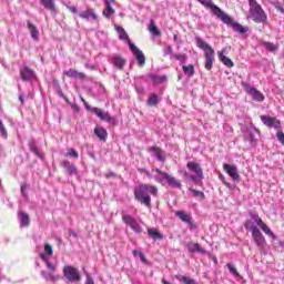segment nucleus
<instances>
[{
  "mask_svg": "<svg viewBox=\"0 0 284 284\" xmlns=\"http://www.w3.org/2000/svg\"><path fill=\"white\" fill-rule=\"evenodd\" d=\"M159 194V189L154 185L142 184L134 190V196L141 205H145V207H152V197Z\"/></svg>",
  "mask_w": 284,
  "mask_h": 284,
  "instance_id": "1",
  "label": "nucleus"
},
{
  "mask_svg": "<svg viewBox=\"0 0 284 284\" xmlns=\"http://www.w3.org/2000/svg\"><path fill=\"white\" fill-rule=\"evenodd\" d=\"M115 30L119 33V39L121 41L128 42L133 57H135V59L138 61V65L143 68V65H145V54H143V51H141V49L135 47V44L130 41V37L128 36V32H125V29H123L120 26H115Z\"/></svg>",
  "mask_w": 284,
  "mask_h": 284,
  "instance_id": "2",
  "label": "nucleus"
},
{
  "mask_svg": "<svg viewBox=\"0 0 284 284\" xmlns=\"http://www.w3.org/2000/svg\"><path fill=\"white\" fill-rule=\"evenodd\" d=\"M153 172L155 173L154 180L156 183H160L161 185H168L169 187H172V190H181L183 187L181 180L176 179L172 174L163 172L160 169H153Z\"/></svg>",
  "mask_w": 284,
  "mask_h": 284,
  "instance_id": "3",
  "label": "nucleus"
},
{
  "mask_svg": "<svg viewBox=\"0 0 284 284\" xmlns=\"http://www.w3.org/2000/svg\"><path fill=\"white\" fill-rule=\"evenodd\" d=\"M248 14L254 23H267V13L256 0H248Z\"/></svg>",
  "mask_w": 284,
  "mask_h": 284,
  "instance_id": "4",
  "label": "nucleus"
},
{
  "mask_svg": "<svg viewBox=\"0 0 284 284\" xmlns=\"http://www.w3.org/2000/svg\"><path fill=\"white\" fill-rule=\"evenodd\" d=\"M213 14L217 17L222 23H225L232 28L234 32H239V34H245V32H247V28L243 27L239 22H234V19H232V17H230L227 13L223 12V10L220 9V12L215 11Z\"/></svg>",
  "mask_w": 284,
  "mask_h": 284,
  "instance_id": "5",
  "label": "nucleus"
},
{
  "mask_svg": "<svg viewBox=\"0 0 284 284\" xmlns=\"http://www.w3.org/2000/svg\"><path fill=\"white\" fill-rule=\"evenodd\" d=\"M186 168L189 172H192L194 174L190 175L191 181H193V183H201V181L204 179L203 169L201 168V164H199V162L195 161H189L186 163Z\"/></svg>",
  "mask_w": 284,
  "mask_h": 284,
  "instance_id": "6",
  "label": "nucleus"
},
{
  "mask_svg": "<svg viewBox=\"0 0 284 284\" xmlns=\"http://www.w3.org/2000/svg\"><path fill=\"white\" fill-rule=\"evenodd\" d=\"M54 254V251L52 250V245L44 244V251L40 253V258L43 261L45 266L51 271L54 272L57 270V266L50 262V257Z\"/></svg>",
  "mask_w": 284,
  "mask_h": 284,
  "instance_id": "7",
  "label": "nucleus"
},
{
  "mask_svg": "<svg viewBox=\"0 0 284 284\" xmlns=\"http://www.w3.org/2000/svg\"><path fill=\"white\" fill-rule=\"evenodd\" d=\"M122 221L128 225L131 230L135 232V234H141L143 230L141 229V225L139 224V221L136 219L132 217L130 214H122Z\"/></svg>",
  "mask_w": 284,
  "mask_h": 284,
  "instance_id": "8",
  "label": "nucleus"
},
{
  "mask_svg": "<svg viewBox=\"0 0 284 284\" xmlns=\"http://www.w3.org/2000/svg\"><path fill=\"white\" fill-rule=\"evenodd\" d=\"M63 274L65 278L70 281V283H77L81 281V275L79 274V271L74 268V266H70V265L64 266Z\"/></svg>",
  "mask_w": 284,
  "mask_h": 284,
  "instance_id": "9",
  "label": "nucleus"
},
{
  "mask_svg": "<svg viewBox=\"0 0 284 284\" xmlns=\"http://www.w3.org/2000/svg\"><path fill=\"white\" fill-rule=\"evenodd\" d=\"M81 101L84 103L85 110H89L90 112L95 114L99 119H101V121H108L109 123L110 121H112L110 119V115H108V113H104L101 109L90 106V104H88V102L83 98H81Z\"/></svg>",
  "mask_w": 284,
  "mask_h": 284,
  "instance_id": "10",
  "label": "nucleus"
},
{
  "mask_svg": "<svg viewBox=\"0 0 284 284\" xmlns=\"http://www.w3.org/2000/svg\"><path fill=\"white\" fill-rule=\"evenodd\" d=\"M245 92L252 97L253 101H257V103H263V101H265L263 93L254 87L245 85Z\"/></svg>",
  "mask_w": 284,
  "mask_h": 284,
  "instance_id": "11",
  "label": "nucleus"
},
{
  "mask_svg": "<svg viewBox=\"0 0 284 284\" xmlns=\"http://www.w3.org/2000/svg\"><path fill=\"white\" fill-rule=\"evenodd\" d=\"M261 121L266 128H273L274 130H281V120L267 115H261Z\"/></svg>",
  "mask_w": 284,
  "mask_h": 284,
  "instance_id": "12",
  "label": "nucleus"
},
{
  "mask_svg": "<svg viewBox=\"0 0 284 284\" xmlns=\"http://www.w3.org/2000/svg\"><path fill=\"white\" fill-rule=\"evenodd\" d=\"M252 239L255 241V244L260 247V250H265L266 241L265 237L263 236V233L261 230L254 229L252 233Z\"/></svg>",
  "mask_w": 284,
  "mask_h": 284,
  "instance_id": "13",
  "label": "nucleus"
},
{
  "mask_svg": "<svg viewBox=\"0 0 284 284\" xmlns=\"http://www.w3.org/2000/svg\"><path fill=\"white\" fill-rule=\"evenodd\" d=\"M20 75L22 81H34V79H37V73L29 67L20 69Z\"/></svg>",
  "mask_w": 284,
  "mask_h": 284,
  "instance_id": "14",
  "label": "nucleus"
},
{
  "mask_svg": "<svg viewBox=\"0 0 284 284\" xmlns=\"http://www.w3.org/2000/svg\"><path fill=\"white\" fill-rule=\"evenodd\" d=\"M223 168L226 174H229L233 181H239V179H241V175H239V169L235 165L224 164Z\"/></svg>",
  "mask_w": 284,
  "mask_h": 284,
  "instance_id": "15",
  "label": "nucleus"
},
{
  "mask_svg": "<svg viewBox=\"0 0 284 284\" xmlns=\"http://www.w3.org/2000/svg\"><path fill=\"white\" fill-rule=\"evenodd\" d=\"M41 276L42 278H44V281H49L50 283H55V281H59V275H57V270L50 271V272L41 271Z\"/></svg>",
  "mask_w": 284,
  "mask_h": 284,
  "instance_id": "16",
  "label": "nucleus"
},
{
  "mask_svg": "<svg viewBox=\"0 0 284 284\" xmlns=\"http://www.w3.org/2000/svg\"><path fill=\"white\" fill-rule=\"evenodd\" d=\"M204 57H205V64H204L205 70H212V65H214V50L209 49V51L204 53Z\"/></svg>",
  "mask_w": 284,
  "mask_h": 284,
  "instance_id": "17",
  "label": "nucleus"
},
{
  "mask_svg": "<svg viewBox=\"0 0 284 284\" xmlns=\"http://www.w3.org/2000/svg\"><path fill=\"white\" fill-rule=\"evenodd\" d=\"M217 57L220 61L223 63V65H226V68H234V62L232 61V59L225 55V49L222 51H219Z\"/></svg>",
  "mask_w": 284,
  "mask_h": 284,
  "instance_id": "18",
  "label": "nucleus"
},
{
  "mask_svg": "<svg viewBox=\"0 0 284 284\" xmlns=\"http://www.w3.org/2000/svg\"><path fill=\"white\" fill-rule=\"evenodd\" d=\"M199 3H201L202 6H204V8H209L212 12V14H214L215 12H221V8H219L216 4H214V2H212V0H197Z\"/></svg>",
  "mask_w": 284,
  "mask_h": 284,
  "instance_id": "19",
  "label": "nucleus"
},
{
  "mask_svg": "<svg viewBox=\"0 0 284 284\" xmlns=\"http://www.w3.org/2000/svg\"><path fill=\"white\" fill-rule=\"evenodd\" d=\"M149 152H153V155L155 156V159L158 161H160L161 163H163V161H165V152H163V150H161L158 146H151L149 149Z\"/></svg>",
  "mask_w": 284,
  "mask_h": 284,
  "instance_id": "20",
  "label": "nucleus"
},
{
  "mask_svg": "<svg viewBox=\"0 0 284 284\" xmlns=\"http://www.w3.org/2000/svg\"><path fill=\"white\" fill-rule=\"evenodd\" d=\"M18 221L20 223V227H28L30 225V215L26 212H19Z\"/></svg>",
  "mask_w": 284,
  "mask_h": 284,
  "instance_id": "21",
  "label": "nucleus"
},
{
  "mask_svg": "<svg viewBox=\"0 0 284 284\" xmlns=\"http://www.w3.org/2000/svg\"><path fill=\"white\" fill-rule=\"evenodd\" d=\"M40 1H41V6H43L45 10H49V12L57 14V4H54V0H40Z\"/></svg>",
  "mask_w": 284,
  "mask_h": 284,
  "instance_id": "22",
  "label": "nucleus"
},
{
  "mask_svg": "<svg viewBox=\"0 0 284 284\" xmlns=\"http://www.w3.org/2000/svg\"><path fill=\"white\" fill-rule=\"evenodd\" d=\"M105 3V10L103 11V16L106 19H110L112 14H114V9L112 8V3H114V0H104Z\"/></svg>",
  "mask_w": 284,
  "mask_h": 284,
  "instance_id": "23",
  "label": "nucleus"
},
{
  "mask_svg": "<svg viewBox=\"0 0 284 284\" xmlns=\"http://www.w3.org/2000/svg\"><path fill=\"white\" fill-rule=\"evenodd\" d=\"M195 43L197 48H200L201 50H204V54H207L209 50H214L210 44H207V42H205V40L201 38H195Z\"/></svg>",
  "mask_w": 284,
  "mask_h": 284,
  "instance_id": "24",
  "label": "nucleus"
},
{
  "mask_svg": "<svg viewBox=\"0 0 284 284\" xmlns=\"http://www.w3.org/2000/svg\"><path fill=\"white\" fill-rule=\"evenodd\" d=\"M65 77H70L71 79H85V73L79 72L74 69H70L64 71Z\"/></svg>",
  "mask_w": 284,
  "mask_h": 284,
  "instance_id": "25",
  "label": "nucleus"
},
{
  "mask_svg": "<svg viewBox=\"0 0 284 284\" xmlns=\"http://www.w3.org/2000/svg\"><path fill=\"white\" fill-rule=\"evenodd\" d=\"M94 134L100 141H106L108 139V131L103 126H97L94 129Z\"/></svg>",
  "mask_w": 284,
  "mask_h": 284,
  "instance_id": "26",
  "label": "nucleus"
},
{
  "mask_svg": "<svg viewBox=\"0 0 284 284\" xmlns=\"http://www.w3.org/2000/svg\"><path fill=\"white\" fill-rule=\"evenodd\" d=\"M175 216H179L183 223H186L187 225H192V216L185 211H176Z\"/></svg>",
  "mask_w": 284,
  "mask_h": 284,
  "instance_id": "27",
  "label": "nucleus"
},
{
  "mask_svg": "<svg viewBox=\"0 0 284 284\" xmlns=\"http://www.w3.org/2000/svg\"><path fill=\"white\" fill-rule=\"evenodd\" d=\"M62 165H63L64 170L68 172V174L73 175V174L78 173L77 166H74V164L70 163V161L63 160Z\"/></svg>",
  "mask_w": 284,
  "mask_h": 284,
  "instance_id": "28",
  "label": "nucleus"
},
{
  "mask_svg": "<svg viewBox=\"0 0 284 284\" xmlns=\"http://www.w3.org/2000/svg\"><path fill=\"white\" fill-rule=\"evenodd\" d=\"M79 17H80L81 19H88V20L93 19V21H95V19H97V13H94V10L88 9L87 11L80 12V13H79Z\"/></svg>",
  "mask_w": 284,
  "mask_h": 284,
  "instance_id": "29",
  "label": "nucleus"
},
{
  "mask_svg": "<svg viewBox=\"0 0 284 284\" xmlns=\"http://www.w3.org/2000/svg\"><path fill=\"white\" fill-rule=\"evenodd\" d=\"M27 26H28V30L31 33V38L34 41H39V30L37 29V27L34 24H32L31 22H28Z\"/></svg>",
  "mask_w": 284,
  "mask_h": 284,
  "instance_id": "30",
  "label": "nucleus"
},
{
  "mask_svg": "<svg viewBox=\"0 0 284 284\" xmlns=\"http://www.w3.org/2000/svg\"><path fill=\"white\" fill-rule=\"evenodd\" d=\"M260 229L262 230V232H264V234H266V236H271V239H273V241H276L277 236L274 234V232H272L271 229H268L267 224H265V222H263L260 225Z\"/></svg>",
  "mask_w": 284,
  "mask_h": 284,
  "instance_id": "31",
  "label": "nucleus"
},
{
  "mask_svg": "<svg viewBox=\"0 0 284 284\" xmlns=\"http://www.w3.org/2000/svg\"><path fill=\"white\" fill-rule=\"evenodd\" d=\"M113 65H115V68H118V70H123V68L125 67V59L115 55L113 58Z\"/></svg>",
  "mask_w": 284,
  "mask_h": 284,
  "instance_id": "32",
  "label": "nucleus"
},
{
  "mask_svg": "<svg viewBox=\"0 0 284 284\" xmlns=\"http://www.w3.org/2000/svg\"><path fill=\"white\" fill-rule=\"evenodd\" d=\"M189 252H197L199 254H207V251H205V248L201 247V245L199 243L192 244L191 246H189Z\"/></svg>",
  "mask_w": 284,
  "mask_h": 284,
  "instance_id": "33",
  "label": "nucleus"
},
{
  "mask_svg": "<svg viewBox=\"0 0 284 284\" xmlns=\"http://www.w3.org/2000/svg\"><path fill=\"white\" fill-rule=\"evenodd\" d=\"M151 81L155 84L159 85V83H163L164 81L168 80V77L165 75H156V74H151L150 75Z\"/></svg>",
  "mask_w": 284,
  "mask_h": 284,
  "instance_id": "34",
  "label": "nucleus"
},
{
  "mask_svg": "<svg viewBox=\"0 0 284 284\" xmlns=\"http://www.w3.org/2000/svg\"><path fill=\"white\" fill-rule=\"evenodd\" d=\"M148 234L151 239H154V241H161L163 239V234L159 233L155 229H148Z\"/></svg>",
  "mask_w": 284,
  "mask_h": 284,
  "instance_id": "35",
  "label": "nucleus"
},
{
  "mask_svg": "<svg viewBox=\"0 0 284 284\" xmlns=\"http://www.w3.org/2000/svg\"><path fill=\"white\" fill-rule=\"evenodd\" d=\"M29 148H30V151L33 152V154H36V156H39V159H43V153L39 151V146H37L34 142H31L29 144Z\"/></svg>",
  "mask_w": 284,
  "mask_h": 284,
  "instance_id": "36",
  "label": "nucleus"
},
{
  "mask_svg": "<svg viewBox=\"0 0 284 284\" xmlns=\"http://www.w3.org/2000/svg\"><path fill=\"white\" fill-rule=\"evenodd\" d=\"M182 70L186 77H194V65H183Z\"/></svg>",
  "mask_w": 284,
  "mask_h": 284,
  "instance_id": "37",
  "label": "nucleus"
},
{
  "mask_svg": "<svg viewBox=\"0 0 284 284\" xmlns=\"http://www.w3.org/2000/svg\"><path fill=\"white\" fill-rule=\"evenodd\" d=\"M148 104L151 106L159 105V95L151 93L149 95Z\"/></svg>",
  "mask_w": 284,
  "mask_h": 284,
  "instance_id": "38",
  "label": "nucleus"
},
{
  "mask_svg": "<svg viewBox=\"0 0 284 284\" xmlns=\"http://www.w3.org/2000/svg\"><path fill=\"white\" fill-rule=\"evenodd\" d=\"M226 267H227L230 274L235 276V278H241V274H239V271H236V267L234 266V264L229 263V264H226Z\"/></svg>",
  "mask_w": 284,
  "mask_h": 284,
  "instance_id": "39",
  "label": "nucleus"
},
{
  "mask_svg": "<svg viewBox=\"0 0 284 284\" xmlns=\"http://www.w3.org/2000/svg\"><path fill=\"white\" fill-rule=\"evenodd\" d=\"M244 227H245V230H250V232H252V234H254V230H258V227H256V225H254V222L251 220H247L244 222Z\"/></svg>",
  "mask_w": 284,
  "mask_h": 284,
  "instance_id": "40",
  "label": "nucleus"
},
{
  "mask_svg": "<svg viewBox=\"0 0 284 284\" xmlns=\"http://www.w3.org/2000/svg\"><path fill=\"white\" fill-rule=\"evenodd\" d=\"M149 32H151L153 37H159V34H161V31H159V27L155 26L154 22H151L149 27Z\"/></svg>",
  "mask_w": 284,
  "mask_h": 284,
  "instance_id": "41",
  "label": "nucleus"
},
{
  "mask_svg": "<svg viewBox=\"0 0 284 284\" xmlns=\"http://www.w3.org/2000/svg\"><path fill=\"white\" fill-rule=\"evenodd\" d=\"M172 57L176 61H180V63H182V64L185 63V61H187V54H185V53H181V54L174 53Z\"/></svg>",
  "mask_w": 284,
  "mask_h": 284,
  "instance_id": "42",
  "label": "nucleus"
},
{
  "mask_svg": "<svg viewBox=\"0 0 284 284\" xmlns=\"http://www.w3.org/2000/svg\"><path fill=\"white\" fill-rule=\"evenodd\" d=\"M251 219L254 221L255 224H257V227H260L261 225H263V220L261 219V216H258L257 213H250Z\"/></svg>",
  "mask_w": 284,
  "mask_h": 284,
  "instance_id": "43",
  "label": "nucleus"
},
{
  "mask_svg": "<svg viewBox=\"0 0 284 284\" xmlns=\"http://www.w3.org/2000/svg\"><path fill=\"white\" fill-rule=\"evenodd\" d=\"M264 48L268 50V52H275V50H278V47L272 42H265Z\"/></svg>",
  "mask_w": 284,
  "mask_h": 284,
  "instance_id": "44",
  "label": "nucleus"
},
{
  "mask_svg": "<svg viewBox=\"0 0 284 284\" xmlns=\"http://www.w3.org/2000/svg\"><path fill=\"white\" fill-rule=\"evenodd\" d=\"M65 156L70 159H79V152H77L74 149H69V151L65 153Z\"/></svg>",
  "mask_w": 284,
  "mask_h": 284,
  "instance_id": "45",
  "label": "nucleus"
},
{
  "mask_svg": "<svg viewBox=\"0 0 284 284\" xmlns=\"http://www.w3.org/2000/svg\"><path fill=\"white\" fill-rule=\"evenodd\" d=\"M271 6H274L278 12L284 14V4L278 1H271Z\"/></svg>",
  "mask_w": 284,
  "mask_h": 284,
  "instance_id": "46",
  "label": "nucleus"
},
{
  "mask_svg": "<svg viewBox=\"0 0 284 284\" xmlns=\"http://www.w3.org/2000/svg\"><path fill=\"white\" fill-rule=\"evenodd\" d=\"M0 134L4 139H8V130H6V126L3 125V122L1 120H0Z\"/></svg>",
  "mask_w": 284,
  "mask_h": 284,
  "instance_id": "47",
  "label": "nucleus"
},
{
  "mask_svg": "<svg viewBox=\"0 0 284 284\" xmlns=\"http://www.w3.org/2000/svg\"><path fill=\"white\" fill-rule=\"evenodd\" d=\"M191 193L193 194V196H200L201 199H205V194L199 190L191 189Z\"/></svg>",
  "mask_w": 284,
  "mask_h": 284,
  "instance_id": "48",
  "label": "nucleus"
},
{
  "mask_svg": "<svg viewBox=\"0 0 284 284\" xmlns=\"http://www.w3.org/2000/svg\"><path fill=\"white\" fill-rule=\"evenodd\" d=\"M170 55V59H173L172 55H174V53L172 52V48L169 45L166 49H164V57Z\"/></svg>",
  "mask_w": 284,
  "mask_h": 284,
  "instance_id": "49",
  "label": "nucleus"
},
{
  "mask_svg": "<svg viewBox=\"0 0 284 284\" xmlns=\"http://www.w3.org/2000/svg\"><path fill=\"white\" fill-rule=\"evenodd\" d=\"M65 8H68L73 14H77V12H79V9H77V7L70 6V2L65 4Z\"/></svg>",
  "mask_w": 284,
  "mask_h": 284,
  "instance_id": "50",
  "label": "nucleus"
},
{
  "mask_svg": "<svg viewBox=\"0 0 284 284\" xmlns=\"http://www.w3.org/2000/svg\"><path fill=\"white\" fill-rule=\"evenodd\" d=\"M277 140L280 141V143H282V145H284V133H283V131L277 132Z\"/></svg>",
  "mask_w": 284,
  "mask_h": 284,
  "instance_id": "51",
  "label": "nucleus"
},
{
  "mask_svg": "<svg viewBox=\"0 0 284 284\" xmlns=\"http://www.w3.org/2000/svg\"><path fill=\"white\" fill-rule=\"evenodd\" d=\"M85 284H94V280L92 278V276L87 275Z\"/></svg>",
  "mask_w": 284,
  "mask_h": 284,
  "instance_id": "52",
  "label": "nucleus"
},
{
  "mask_svg": "<svg viewBox=\"0 0 284 284\" xmlns=\"http://www.w3.org/2000/svg\"><path fill=\"white\" fill-rule=\"evenodd\" d=\"M139 256L142 263H148V260L145 258V255L143 253H139Z\"/></svg>",
  "mask_w": 284,
  "mask_h": 284,
  "instance_id": "53",
  "label": "nucleus"
},
{
  "mask_svg": "<svg viewBox=\"0 0 284 284\" xmlns=\"http://www.w3.org/2000/svg\"><path fill=\"white\" fill-rule=\"evenodd\" d=\"M142 172L145 173V175H146L149 179H152V174L150 173V171L143 169Z\"/></svg>",
  "mask_w": 284,
  "mask_h": 284,
  "instance_id": "54",
  "label": "nucleus"
},
{
  "mask_svg": "<svg viewBox=\"0 0 284 284\" xmlns=\"http://www.w3.org/2000/svg\"><path fill=\"white\" fill-rule=\"evenodd\" d=\"M224 185H226V187H229V190H232V184H230V182H224Z\"/></svg>",
  "mask_w": 284,
  "mask_h": 284,
  "instance_id": "55",
  "label": "nucleus"
},
{
  "mask_svg": "<svg viewBox=\"0 0 284 284\" xmlns=\"http://www.w3.org/2000/svg\"><path fill=\"white\" fill-rule=\"evenodd\" d=\"M132 254H133V256H139V254H141V252L134 250V251L132 252Z\"/></svg>",
  "mask_w": 284,
  "mask_h": 284,
  "instance_id": "56",
  "label": "nucleus"
},
{
  "mask_svg": "<svg viewBox=\"0 0 284 284\" xmlns=\"http://www.w3.org/2000/svg\"><path fill=\"white\" fill-rule=\"evenodd\" d=\"M19 101L20 103L23 105L24 101H23V95H19Z\"/></svg>",
  "mask_w": 284,
  "mask_h": 284,
  "instance_id": "57",
  "label": "nucleus"
},
{
  "mask_svg": "<svg viewBox=\"0 0 284 284\" xmlns=\"http://www.w3.org/2000/svg\"><path fill=\"white\" fill-rule=\"evenodd\" d=\"M23 190H26V185H22V186H21V192H22V194H23Z\"/></svg>",
  "mask_w": 284,
  "mask_h": 284,
  "instance_id": "58",
  "label": "nucleus"
},
{
  "mask_svg": "<svg viewBox=\"0 0 284 284\" xmlns=\"http://www.w3.org/2000/svg\"><path fill=\"white\" fill-rule=\"evenodd\" d=\"M278 245H280L281 247H284V242H280Z\"/></svg>",
  "mask_w": 284,
  "mask_h": 284,
  "instance_id": "59",
  "label": "nucleus"
},
{
  "mask_svg": "<svg viewBox=\"0 0 284 284\" xmlns=\"http://www.w3.org/2000/svg\"><path fill=\"white\" fill-rule=\"evenodd\" d=\"M220 179H224L223 176H220Z\"/></svg>",
  "mask_w": 284,
  "mask_h": 284,
  "instance_id": "60",
  "label": "nucleus"
}]
</instances>
